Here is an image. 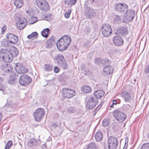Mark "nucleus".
I'll return each instance as SVG.
<instances>
[{
  "label": "nucleus",
  "mask_w": 149,
  "mask_h": 149,
  "mask_svg": "<svg viewBox=\"0 0 149 149\" xmlns=\"http://www.w3.org/2000/svg\"><path fill=\"white\" fill-rule=\"evenodd\" d=\"M19 53L17 49L15 47L10 48V51L4 49L0 50V58L6 62H10L13 60V56H16Z\"/></svg>",
  "instance_id": "1"
},
{
  "label": "nucleus",
  "mask_w": 149,
  "mask_h": 149,
  "mask_svg": "<svg viewBox=\"0 0 149 149\" xmlns=\"http://www.w3.org/2000/svg\"><path fill=\"white\" fill-rule=\"evenodd\" d=\"M71 40L68 36H64L58 40L56 46L58 49L60 51H63L66 49L71 42Z\"/></svg>",
  "instance_id": "2"
},
{
  "label": "nucleus",
  "mask_w": 149,
  "mask_h": 149,
  "mask_svg": "<svg viewBox=\"0 0 149 149\" xmlns=\"http://www.w3.org/2000/svg\"><path fill=\"white\" fill-rule=\"evenodd\" d=\"M36 4L37 6L43 12L48 11L50 7L46 0H35Z\"/></svg>",
  "instance_id": "3"
},
{
  "label": "nucleus",
  "mask_w": 149,
  "mask_h": 149,
  "mask_svg": "<svg viewBox=\"0 0 149 149\" xmlns=\"http://www.w3.org/2000/svg\"><path fill=\"white\" fill-rule=\"evenodd\" d=\"M101 31L102 34L104 37H108L112 33V30L111 26L108 24H104L102 25Z\"/></svg>",
  "instance_id": "4"
},
{
  "label": "nucleus",
  "mask_w": 149,
  "mask_h": 149,
  "mask_svg": "<svg viewBox=\"0 0 149 149\" xmlns=\"http://www.w3.org/2000/svg\"><path fill=\"white\" fill-rule=\"evenodd\" d=\"M45 111L44 109L39 108L36 110L33 114L35 120L37 122H40L43 118Z\"/></svg>",
  "instance_id": "5"
},
{
  "label": "nucleus",
  "mask_w": 149,
  "mask_h": 149,
  "mask_svg": "<svg viewBox=\"0 0 149 149\" xmlns=\"http://www.w3.org/2000/svg\"><path fill=\"white\" fill-rule=\"evenodd\" d=\"M55 59L59 65L61 66L63 68H68V64L63 55L59 54L56 55L55 57Z\"/></svg>",
  "instance_id": "6"
},
{
  "label": "nucleus",
  "mask_w": 149,
  "mask_h": 149,
  "mask_svg": "<svg viewBox=\"0 0 149 149\" xmlns=\"http://www.w3.org/2000/svg\"><path fill=\"white\" fill-rule=\"evenodd\" d=\"M84 13L87 18H91L96 15L95 10L91 8L90 7L85 4Z\"/></svg>",
  "instance_id": "7"
},
{
  "label": "nucleus",
  "mask_w": 149,
  "mask_h": 149,
  "mask_svg": "<svg viewBox=\"0 0 149 149\" xmlns=\"http://www.w3.org/2000/svg\"><path fill=\"white\" fill-rule=\"evenodd\" d=\"M31 77L26 74L22 75L19 79V82L21 86H25L29 84L32 81Z\"/></svg>",
  "instance_id": "8"
},
{
  "label": "nucleus",
  "mask_w": 149,
  "mask_h": 149,
  "mask_svg": "<svg viewBox=\"0 0 149 149\" xmlns=\"http://www.w3.org/2000/svg\"><path fill=\"white\" fill-rule=\"evenodd\" d=\"M113 114L116 119L120 122H123L127 118L126 115L120 110H115Z\"/></svg>",
  "instance_id": "9"
},
{
  "label": "nucleus",
  "mask_w": 149,
  "mask_h": 149,
  "mask_svg": "<svg viewBox=\"0 0 149 149\" xmlns=\"http://www.w3.org/2000/svg\"><path fill=\"white\" fill-rule=\"evenodd\" d=\"M107 141L108 146L109 149H116L118 144V140L116 138L110 136L109 137Z\"/></svg>",
  "instance_id": "10"
},
{
  "label": "nucleus",
  "mask_w": 149,
  "mask_h": 149,
  "mask_svg": "<svg viewBox=\"0 0 149 149\" xmlns=\"http://www.w3.org/2000/svg\"><path fill=\"white\" fill-rule=\"evenodd\" d=\"M98 103V101L96 97L91 96L89 98L86 105V108L88 109H92L95 107Z\"/></svg>",
  "instance_id": "11"
},
{
  "label": "nucleus",
  "mask_w": 149,
  "mask_h": 149,
  "mask_svg": "<svg viewBox=\"0 0 149 149\" xmlns=\"http://www.w3.org/2000/svg\"><path fill=\"white\" fill-rule=\"evenodd\" d=\"M115 8L116 11L122 14H124L128 9V6L124 3H117L115 5Z\"/></svg>",
  "instance_id": "12"
},
{
  "label": "nucleus",
  "mask_w": 149,
  "mask_h": 149,
  "mask_svg": "<svg viewBox=\"0 0 149 149\" xmlns=\"http://www.w3.org/2000/svg\"><path fill=\"white\" fill-rule=\"evenodd\" d=\"M62 93L64 98H70L75 95V93L74 90L65 88L62 89Z\"/></svg>",
  "instance_id": "13"
},
{
  "label": "nucleus",
  "mask_w": 149,
  "mask_h": 149,
  "mask_svg": "<svg viewBox=\"0 0 149 149\" xmlns=\"http://www.w3.org/2000/svg\"><path fill=\"white\" fill-rule=\"evenodd\" d=\"M135 11L132 9L127 10L124 14L125 20L127 22L132 21L135 15Z\"/></svg>",
  "instance_id": "14"
},
{
  "label": "nucleus",
  "mask_w": 149,
  "mask_h": 149,
  "mask_svg": "<svg viewBox=\"0 0 149 149\" xmlns=\"http://www.w3.org/2000/svg\"><path fill=\"white\" fill-rule=\"evenodd\" d=\"M27 22V20L25 18L23 17H19L18 22L16 23L17 27L19 29H22L26 26Z\"/></svg>",
  "instance_id": "15"
},
{
  "label": "nucleus",
  "mask_w": 149,
  "mask_h": 149,
  "mask_svg": "<svg viewBox=\"0 0 149 149\" xmlns=\"http://www.w3.org/2000/svg\"><path fill=\"white\" fill-rule=\"evenodd\" d=\"M6 36L9 42L14 44L16 43L18 40V37L13 34L9 33Z\"/></svg>",
  "instance_id": "16"
},
{
  "label": "nucleus",
  "mask_w": 149,
  "mask_h": 149,
  "mask_svg": "<svg viewBox=\"0 0 149 149\" xmlns=\"http://www.w3.org/2000/svg\"><path fill=\"white\" fill-rule=\"evenodd\" d=\"M15 69L16 72L19 74L24 73L28 72V70L25 68L21 64L19 63L16 64Z\"/></svg>",
  "instance_id": "17"
},
{
  "label": "nucleus",
  "mask_w": 149,
  "mask_h": 149,
  "mask_svg": "<svg viewBox=\"0 0 149 149\" xmlns=\"http://www.w3.org/2000/svg\"><path fill=\"white\" fill-rule=\"evenodd\" d=\"M1 69L6 73H9L12 72L13 67L8 63H5L2 65L1 66Z\"/></svg>",
  "instance_id": "18"
},
{
  "label": "nucleus",
  "mask_w": 149,
  "mask_h": 149,
  "mask_svg": "<svg viewBox=\"0 0 149 149\" xmlns=\"http://www.w3.org/2000/svg\"><path fill=\"white\" fill-rule=\"evenodd\" d=\"M113 41L115 45L118 46L123 45L124 43L123 38L119 36L114 37L113 38Z\"/></svg>",
  "instance_id": "19"
},
{
  "label": "nucleus",
  "mask_w": 149,
  "mask_h": 149,
  "mask_svg": "<svg viewBox=\"0 0 149 149\" xmlns=\"http://www.w3.org/2000/svg\"><path fill=\"white\" fill-rule=\"evenodd\" d=\"M121 95L125 99V102H130L131 99L130 94L128 92L125 91L123 92L121 94Z\"/></svg>",
  "instance_id": "20"
},
{
  "label": "nucleus",
  "mask_w": 149,
  "mask_h": 149,
  "mask_svg": "<svg viewBox=\"0 0 149 149\" xmlns=\"http://www.w3.org/2000/svg\"><path fill=\"white\" fill-rule=\"evenodd\" d=\"M103 71L104 75H109L113 72V68L111 65H107L104 68Z\"/></svg>",
  "instance_id": "21"
},
{
  "label": "nucleus",
  "mask_w": 149,
  "mask_h": 149,
  "mask_svg": "<svg viewBox=\"0 0 149 149\" xmlns=\"http://www.w3.org/2000/svg\"><path fill=\"white\" fill-rule=\"evenodd\" d=\"M119 35L124 36L127 35L128 33V30L127 27L122 26L118 31Z\"/></svg>",
  "instance_id": "22"
},
{
  "label": "nucleus",
  "mask_w": 149,
  "mask_h": 149,
  "mask_svg": "<svg viewBox=\"0 0 149 149\" xmlns=\"http://www.w3.org/2000/svg\"><path fill=\"white\" fill-rule=\"evenodd\" d=\"M104 94V92L102 90H98L95 91L94 93V97L97 99V98H100L103 97Z\"/></svg>",
  "instance_id": "23"
},
{
  "label": "nucleus",
  "mask_w": 149,
  "mask_h": 149,
  "mask_svg": "<svg viewBox=\"0 0 149 149\" xmlns=\"http://www.w3.org/2000/svg\"><path fill=\"white\" fill-rule=\"evenodd\" d=\"M81 90L84 93H88L91 92L92 91L91 88L87 86H84L81 88Z\"/></svg>",
  "instance_id": "24"
},
{
  "label": "nucleus",
  "mask_w": 149,
  "mask_h": 149,
  "mask_svg": "<svg viewBox=\"0 0 149 149\" xmlns=\"http://www.w3.org/2000/svg\"><path fill=\"white\" fill-rule=\"evenodd\" d=\"M14 4L16 8H21L24 4V1L22 0H14Z\"/></svg>",
  "instance_id": "25"
},
{
  "label": "nucleus",
  "mask_w": 149,
  "mask_h": 149,
  "mask_svg": "<svg viewBox=\"0 0 149 149\" xmlns=\"http://www.w3.org/2000/svg\"><path fill=\"white\" fill-rule=\"evenodd\" d=\"M95 137L97 141H100L102 140L103 138V134L100 132H98L96 133Z\"/></svg>",
  "instance_id": "26"
},
{
  "label": "nucleus",
  "mask_w": 149,
  "mask_h": 149,
  "mask_svg": "<svg viewBox=\"0 0 149 149\" xmlns=\"http://www.w3.org/2000/svg\"><path fill=\"white\" fill-rule=\"evenodd\" d=\"M53 66L50 64H45L43 67L44 70L47 72H50L52 70Z\"/></svg>",
  "instance_id": "27"
},
{
  "label": "nucleus",
  "mask_w": 149,
  "mask_h": 149,
  "mask_svg": "<svg viewBox=\"0 0 149 149\" xmlns=\"http://www.w3.org/2000/svg\"><path fill=\"white\" fill-rule=\"evenodd\" d=\"M50 30L48 28L43 29L41 32V34L43 37L47 38L48 36L49 31Z\"/></svg>",
  "instance_id": "28"
},
{
  "label": "nucleus",
  "mask_w": 149,
  "mask_h": 149,
  "mask_svg": "<svg viewBox=\"0 0 149 149\" xmlns=\"http://www.w3.org/2000/svg\"><path fill=\"white\" fill-rule=\"evenodd\" d=\"M97 145L94 142H91L88 144L87 146L86 149H97Z\"/></svg>",
  "instance_id": "29"
},
{
  "label": "nucleus",
  "mask_w": 149,
  "mask_h": 149,
  "mask_svg": "<svg viewBox=\"0 0 149 149\" xmlns=\"http://www.w3.org/2000/svg\"><path fill=\"white\" fill-rule=\"evenodd\" d=\"M28 144L30 146H36L37 144V142L34 138L31 139L28 141Z\"/></svg>",
  "instance_id": "30"
},
{
  "label": "nucleus",
  "mask_w": 149,
  "mask_h": 149,
  "mask_svg": "<svg viewBox=\"0 0 149 149\" xmlns=\"http://www.w3.org/2000/svg\"><path fill=\"white\" fill-rule=\"evenodd\" d=\"M121 17H120L118 15H116V18L114 20V22L115 23H120L122 20Z\"/></svg>",
  "instance_id": "31"
},
{
  "label": "nucleus",
  "mask_w": 149,
  "mask_h": 149,
  "mask_svg": "<svg viewBox=\"0 0 149 149\" xmlns=\"http://www.w3.org/2000/svg\"><path fill=\"white\" fill-rule=\"evenodd\" d=\"M38 33L36 32L32 33L31 34L27 36V38L28 39H31L36 37L38 35Z\"/></svg>",
  "instance_id": "32"
},
{
  "label": "nucleus",
  "mask_w": 149,
  "mask_h": 149,
  "mask_svg": "<svg viewBox=\"0 0 149 149\" xmlns=\"http://www.w3.org/2000/svg\"><path fill=\"white\" fill-rule=\"evenodd\" d=\"M11 106L8 104H7L3 107V109L5 111H10V108Z\"/></svg>",
  "instance_id": "33"
},
{
  "label": "nucleus",
  "mask_w": 149,
  "mask_h": 149,
  "mask_svg": "<svg viewBox=\"0 0 149 149\" xmlns=\"http://www.w3.org/2000/svg\"><path fill=\"white\" fill-rule=\"evenodd\" d=\"M68 113H73L75 112L76 109L75 107H70L68 108Z\"/></svg>",
  "instance_id": "34"
},
{
  "label": "nucleus",
  "mask_w": 149,
  "mask_h": 149,
  "mask_svg": "<svg viewBox=\"0 0 149 149\" xmlns=\"http://www.w3.org/2000/svg\"><path fill=\"white\" fill-rule=\"evenodd\" d=\"M141 149H149V143L143 144L142 146Z\"/></svg>",
  "instance_id": "35"
},
{
  "label": "nucleus",
  "mask_w": 149,
  "mask_h": 149,
  "mask_svg": "<svg viewBox=\"0 0 149 149\" xmlns=\"http://www.w3.org/2000/svg\"><path fill=\"white\" fill-rule=\"evenodd\" d=\"M12 145V142L11 141H8L5 146V149H9Z\"/></svg>",
  "instance_id": "36"
},
{
  "label": "nucleus",
  "mask_w": 149,
  "mask_h": 149,
  "mask_svg": "<svg viewBox=\"0 0 149 149\" xmlns=\"http://www.w3.org/2000/svg\"><path fill=\"white\" fill-rule=\"evenodd\" d=\"M71 12V10L69 9L65 13L64 15L66 18H68L70 17Z\"/></svg>",
  "instance_id": "37"
},
{
  "label": "nucleus",
  "mask_w": 149,
  "mask_h": 149,
  "mask_svg": "<svg viewBox=\"0 0 149 149\" xmlns=\"http://www.w3.org/2000/svg\"><path fill=\"white\" fill-rule=\"evenodd\" d=\"M46 42V47L49 49L51 48L52 47L53 44L50 42L49 41H47Z\"/></svg>",
  "instance_id": "38"
},
{
  "label": "nucleus",
  "mask_w": 149,
  "mask_h": 149,
  "mask_svg": "<svg viewBox=\"0 0 149 149\" xmlns=\"http://www.w3.org/2000/svg\"><path fill=\"white\" fill-rule=\"evenodd\" d=\"M102 124L104 127H107L109 126V123L108 120H104L102 122Z\"/></svg>",
  "instance_id": "39"
},
{
  "label": "nucleus",
  "mask_w": 149,
  "mask_h": 149,
  "mask_svg": "<svg viewBox=\"0 0 149 149\" xmlns=\"http://www.w3.org/2000/svg\"><path fill=\"white\" fill-rule=\"evenodd\" d=\"M144 72L146 74L149 73V65H147L145 66Z\"/></svg>",
  "instance_id": "40"
},
{
  "label": "nucleus",
  "mask_w": 149,
  "mask_h": 149,
  "mask_svg": "<svg viewBox=\"0 0 149 149\" xmlns=\"http://www.w3.org/2000/svg\"><path fill=\"white\" fill-rule=\"evenodd\" d=\"M109 63V61L107 58H106L102 61V63L103 64H108Z\"/></svg>",
  "instance_id": "41"
},
{
  "label": "nucleus",
  "mask_w": 149,
  "mask_h": 149,
  "mask_svg": "<svg viewBox=\"0 0 149 149\" xmlns=\"http://www.w3.org/2000/svg\"><path fill=\"white\" fill-rule=\"evenodd\" d=\"M65 3L66 5L71 6L72 5L71 0H65Z\"/></svg>",
  "instance_id": "42"
},
{
  "label": "nucleus",
  "mask_w": 149,
  "mask_h": 149,
  "mask_svg": "<svg viewBox=\"0 0 149 149\" xmlns=\"http://www.w3.org/2000/svg\"><path fill=\"white\" fill-rule=\"evenodd\" d=\"M84 32L86 34H88L90 32V28L88 27H86L84 29Z\"/></svg>",
  "instance_id": "43"
},
{
  "label": "nucleus",
  "mask_w": 149,
  "mask_h": 149,
  "mask_svg": "<svg viewBox=\"0 0 149 149\" xmlns=\"http://www.w3.org/2000/svg\"><path fill=\"white\" fill-rule=\"evenodd\" d=\"M102 60L101 58H98L95 60V62L96 64H98L100 63V61Z\"/></svg>",
  "instance_id": "44"
},
{
  "label": "nucleus",
  "mask_w": 149,
  "mask_h": 149,
  "mask_svg": "<svg viewBox=\"0 0 149 149\" xmlns=\"http://www.w3.org/2000/svg\"><path fill=\"white\" fill-rule=\"evenodd\" d=\"M90 42L88 41H86L84 44L83 46L84 47H88L89 45Z\"/></svg>",
  "instance_id": "45"
},
{
  "label": "nucleus",
  "mask_w": 149,
  "mask_h": 149,
  "mask_svg": "<svg viewBox=\"0 0 149 149\" xmlns=\"http://www.w3.org/2000/svg\"><path fill=\"white\" fill-rule=\"evenodd\" d=\"M100 107H99V106L97 107L95 109L94 112H93V115H95L97 111L99 110L100 109Z\"/></svg>",
  "instance_id": "46"
},
{
  "label": "nucleus",
  "mask_w": 149,
  "mask_h": 149,
  "mask_svg": "<svg viewBox=\"0 0 149 149\" xmlns=\"http://www.w3.org/2000/svg\"><path fill=\"white\" fill-rule=\"evenodd\" d=\"M54 72L55 73H57L59 72V69L58 67L55 66L54 67Z\"/></svg>",
  "instance_id": "47"
},
{
  "label": "nucleus",
  "mask_w": 149,
  "mask_h": 149,
  "mask_svg": "<svg viewBox=\"0 0 149 149\" xmlns=\"http://www.w3.org/2000/svg\"><path fill=\"white\" fill-rule=\"evenodd\" d=\"M81 119L79 118L76 119L75 121L76 124H78L81 122Z\"/></svg>",
  "instance_id": "48"
},
{
  "label": "nucleus",
  "mask_w": 149,
  "mask_h": 149,
  "mask_svg": "<svg viewBox=\"0 0 149 149\" xmlns=\"http://www.w3.org/2000/svg\"><path fill=\"white\" fill-rule=\"evenodd\" d=\"M6 29V27L5 26H4L2 28L1 33H4Z\"/></svg>",
  "instance_id": "49"
},
{
  "label": "nucleus",
  "mask_w": 149,
  "mask_h": 149,
  "mask_svg": "<svg viewBox=\"0 0 149 149\" xmlns=\"http://www.w3.org/2000/svg\"><path fill=\"white\" fill-rule=\"evenodd\" d=\"M47 41H49L50 42L53 44L54 42V40L53 38L52 37L48 39Z\"/></svg>",
  "instance_id": "50"
},
{
  "label": "nucleus",
  "mask_w": 149,
  "mask_h": 149,
  "mask_svg": "<svg viewBox=\"0 0 149 149\" xmlns=\"http://www.w3.org/2000/svg\"><path fill=\"white\" fill-rule=\"evenodd\" d=\"M77 1V0H71V2L72 4V5H75Z\"/></svg>",
  "instance_id": "51"
},
{
  "label": "nucleus",
  "mask_w": 149,
  "mask_h": 149,
  "mask_svg": "<svg viewBox=\"0 0 149 149\" xmlns=\"http://www.w3.org/2000/svg\"><path fill=\"white\" fill-rule=\"evenodd\" d=\"M9 82L10 83H11L13 84V83H14L15 82V79H10L9 80Z\"/></svg>",
  "instance_id": "52"
},
{
  "label": "nucleus",
  "mask_w": 149,
  "mask_h": 149,
  "mask_svg": "<svg viewBox=\"0 0 149 149\" xmlns=\"http://www.w3.org/2000/svg\"><path fill=\"white\" fill-rule=\"evenodd\" d=\"M85 71H86V72L85 73V74L86 75H88L89 74H90V73L89 72L88 70L87 69H86V70H85Z\"/></svg>",
  "instance_id": "53"
},
{
  "label": "nucleus",
  "mask_w": 149,
  "mask_h": 149,
  "mask_svg": "<svg viewBox=\"0 0 149 149\" xmlns=\"http://www.w3.org/2000/svg\"><path fill=\"white\" fill-rule=\"evenodd\" d=\"M112 103L113 104L116 105L117 104L116 100H113Z\"/></svg>",
  "instance_id": "54"
},
{
  "label": "nucleus",
  "mask_w": 149,
  "mask_h": 149,
  "mask_svg": "<svg viewBox=\"0 0 149 149\" xmlns=\"http://www.w3.org/2000/svg\"><path fill=\"white\" fill-rule=\"evenodd\" d=\"M53 126L55 128H56V127H57V125L56 124V123H54L53 125Z\"/></svg>",
  "instance_id": "55"
},
{
  "label": "nucleus",
  "mask_w": 149,
  "mask_h": 149,
  "mask_svg": "<svg viewBox=\"0 0 149 149\" xmlns=\"http://www.w3.org/2000/svg\"><path fill=\"white\" fill-rule=\"evenodd\" d=\"M88 1L91 3H92L94 1V0H88Z\"/></svg>",
  "instance_id": "56"
},
{
  "label": "nucleus",
  "mask_w": 149,
  "mask_h": 149,
  "mask_svg": "<svg viewBox=\"0 0 149 149\" xmlns=\"http://www.w3.org/2000/svg\"><path fill=\"white\" fill-rule=\"evenodd\" d=\"M117 104H119L120 102V101L119 99H118L116 101Z\"/></svg>",
  "instance_id": "57"
},
{
  "label": "nucleus",
  "mask_w": 149,
  "mask_h": 149,
  "mask_svg": "<svg viewBox=\"0 0 149 149\" xmlns=\"http://www.w3.org/2000/svg\"><path fill=\"white\" fill-rule=\"evenodd\" d=\"M113 106H114V104H113L112 103V104L110 106V107L111 108H113Z\"/></svg>",
  "instance_id": "58"
},
{
  "label": "nucleus",
  "mask_w": 149,
  "mask_h": 149,
  "mask_svg": "<svg viewBox=\"0 0 149 149\" xmlns=\"http://www.w3.org/2000/svg\"><path fill=\"white\" fill-rule=\"evenodd\" d=\"M36 22V21H35V22H33V23H31V24H33V23H35V22Z\"/></svg>",
  "instance_id": "59"
},
{
  "label": "nucleus",
  "mask_w": 149,
  "mask_h": 149,
  "mask_svg": "<svg viewBox=\"0 0 149 149\" xmlns=\"http://www.w3.org/2000/svg\"><path fill=\"white\" fill-rule=\"evenodd\" d=\"M123 149H126V148H123Z\"/></svg>",
  "instance_id": "60"
},
{
  "label": "nucleus",
  "mask_w": 149,
  "mask_h": 149,
  "mask_svg": "<svg viewBox=\"0 0 149 149\" xmlns=\"http://www.w3.org/2000/svg\"><path fill=\"white\" fill-rule=\"evenodd\" d=\"M128 106H130L129 105H128Z\"/></svg>",
  "instance_id": "61"
}]
</instances>
